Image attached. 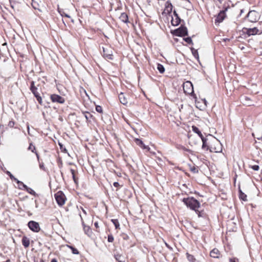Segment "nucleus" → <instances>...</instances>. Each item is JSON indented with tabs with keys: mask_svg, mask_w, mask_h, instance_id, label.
I'll list each match as a JSON object with an SVG mask.
<instances>
[{
	"mask_svg": "<svg viewBox=\"0 0 262 262\" xmlns=\"http://www.w3.org/2000/svg\"><path fill=\"white\" fill-rule=\"evenodd\" d=\"M184 203L191 209L196 210V209L200 207V204L199 202L193 198H184L183 199Z\"/></svg>",
	"mask_w": 262,
	"mask_h": 262,
	"instance_id": "f257e3e1",
	"label": "nucleus"
},
{
	"mask_svg": "<svg viewBox=\"0 0 262 262\" xmlns=\"http://www.w3.org/2000/svg\"><path fill=\"white\" fill-rule=\"evenodd\" d=\"M243 35H245L246 37H249L251 35H255L256 34H261L262 31L259 30L257 27H254L253 28H243L242 30Z\"/></svg>",
	"mask_w": 262,
	"mask_h": 262,
	"instance_id": "f03ea898",
	"label": "nucleus"
},
{
	"mask_svg": "<svg viewBox=\"0 0 262 262\" xmlns=\"http://www.w3.org/2000/svg\"><path fill=\"white\" fill-rule=\"evenodd\" d=\"M183 88L185 94L191 95L194 98H196V95L194 93L193 85L190 81H187L184 82Z\"/></svg>",
	"mask_w": 262,
	"mask_h": 262,
	"instance_id": "7ed1b4c3",
	"label": "nucleus"
},
{
	"mask_svg": "<svg viewBox=\"0 0 262 262\" xmlns=\"http://www.w3.org/2000/svg\"><path fill=\"white\" fill-rule=\"evenodd\" d=\"M31 91L33 94L34 96L36 97L38 103L40 104H42V99L40 96L39 93L37 92L38 88L35 85V82L34 81H31L30 83V88Z\"/></svg>",
	"mask_w": 262,
	"mask_h": 262,
	"instance_id": "20e7f679",
	"label": "nucleus"
},
{
	"mask_svg": "<svg viewBox=\"0 0 262 262\" xmlns=\"http://www.w3.org/2000/svg\"><path fill=\"white\" fill-rule=\"evenodd\" d=\"M246 17L248 18L250 22L256 23L259 19V14L256 11L251 10L248 12Z\"/></svg>",
	"mask_w": 262,
	"mask_h": 262,
	"instance_id": "39448f33",
	"label": "nucleus"
},
{
	"mask_svg": "<svg viewBox=\"0 0 262 262\" xmlns=\"http://www.w3.org/2000/svg\"><path fill=\"white\" fill-rule=\"evenodd\" d=\"M55 199L58 205L61 206L65 203L66 197L61 191H58L55 194Z\"/></svg>",
	"mask_w": 262,
	"mask_h": 262,
	"instance_id": "423d86ee",
	"label": "nucleus"
},
{
	"mask_svg": "<svg viewBox=\"0 0 262 262\" xmlns=\"http://www.w3.org/2000/svg\"><path fill=\"white\" fill-rule=\"evenodd\" d=\"M174 34L178 36H185L187 35L188 31L186 27L181 26L179 28L176 29L174 31Z\"/></svg>",
	"mask_w": 262,
	"mask_h": 262,
	"instance_id": "0eeeda50",
	"label": "nucleus"
},
{
	"mask_svg": "<svg viewBox=\"0 0 262 262\" xmlns=\"http://www.w3.org/2000/svg\"><path fill=\"white\" fill-rule=\"evenodd\" d=\"M28 226L31 230L35 232H38L40 230L38 223L34 221H31L29 222L28 223Z\"/></svg>",
	"mask_w": 262,
	"mask_h": 262,
	"instance_id": "6e6552de",
	"label": "nucleus"
},
{
	"mask_svg": "<svg viewBox=\"0 0 262 262\" xmlns=\"http://www.w3.org/2000/svg\"><path fill=\"white\" fill-rule=\"evenodd\" d=\"M227 10V8H226L225 10H221L220 13L217 15L215 19V24H220L222 22L223 20L226 17L225 12Z\"/></svg>",
	"mask_w": 262,
	"mask_h": 262,
	"instance_id": "1a4fd4ad",
	"label": "nucleus"
},
{
	"mask_svg": "<svg viewBox=\"0 0 262 262\" xmlns=\"http://www.w3.org/2000/svg\"><path fill=\"white\" fill-rule=\"evenodd\" d=\"M50 98L53 102H57L60 104H63L65 102V99L63 97L57 94L51 95Z\"/></svg>",
	"mask_w": 262,
	"mask_h": 262,
	"instance_id": "9d476101",
	"label": "nucleus"
},
{
	"mask_svg": "<svg viewBox=\"0 0 262 262\" xmlns=\"http://www.w3.org/2000/svg\"><path fill=\"white\" fill-rule=\"evenodd\" d=\"M173 15L175 17V18L172 17L171 23L172 26H177L180 24L181 19L178 16V14L177 13L176 11H174Z\"/></svg>",
	"mask_w": 262,
	"mask_h": 262,
	"instance_id": "9b49d317",
	"label": "nucleus"
},
{
	"mask_svg": "<svg viewBox=\"0 0 262 262\" xmlns=\"http://www.w3.org/2000/svg\"><path fill=\"white\" fill-rule=\"evenodd\" d=\"M114 257L118 262H125L126 258L124 255L119 252L114 253Z\"/></svg>",
	"mask_w": 262,
	"mask_h": 262,
	"instance_id": "f8f14e48",
	"label": "nucleus"
},
{
	"mask_svg": "<svg viewBox=\"0 0 262 262\" xmlns=\"http://www.w3.org/2000/svg\"><path fill=\"white\" fill-rule=\"evenodd\" d=\"M216 141L217 142V147H214L212 146L208 147L207 149H209L211 152H219L222 151V146L221 144L219 142V141L216 139Z\"/></svg>",
	"mask_w": 262,
	"mask_h": 262,
	"instance_id": "ddd939ff",
	"label": "nucleus"
},
{
	"mask_svg": "<svg viewBox=\"0 0 262 262\" xmlns=\"http://www.w3.org/2000/svg\"><path fill=\"white\" fill-rule=\"evenodd\" d=\"M241 100L242 102L245 105L251 106L253 105L251 99L246 96H242Z\"/></svg>",
	"mask_w": 262,
	"mask_h": 262,
	"instance_id": "4468645a",
	"label": "nucleus"
},
{
	"mask_svg": "<svg viewBox=\"0 0 262 262\" xmlns=\"http://www.w3.org/2000/svg\"><path fill=\"white\" fill-rule=\"evenodd\" d=\"M120 102L123 105H126L128 103L127 98L125 97L124 93H121L119 95Z\"/></svg>",
	"mask_w": 262,
	"mask_h": 262,
	"instance_id": "2eb2a0df",
	"label": "nucleus"
},
{
	"mask_svg": "<svg viewBox=\"0 0 262 262\" xmlns=\"http://www.w3.org/2000/svg\"><path fill=\"white\" fill-rule=\"evenodd\" d=\"M220 255V251L216 248L212 250L210 253V256L213 258H219Z\"/></svg>",
	"mask_w": 262,
	"mask_h": 262,
	"instance_id": "dca6fc26",
	"label": "nucleus"
},
{
	"mask_svg": "<svg viewBox=\"0 0 262 262\" xmlns=\"http://www.w3.org/2000/svg\"><path fill=\"white\" fill-rule=\"evenodd\" d=\"M172 5L170 1H167L165 4V11H167L168 13H170L172 10Z\"/></svg>",
	"mask_w": 262,
	"mask_h": 262,
	"instance_id": "f3484780",
	"label": "nucleus"
},
{
	"mask_svg": "<svg viewBox=\"0 0 262 262\" xmlns=\"http://www.w3.org/2000/svg\"><path fill=\"white\" fill-rule=\"evenodd\" d=\"M103 48V56L108 59H112V54L107 51V49Z\"/></svg>",
	"mask_w": 262,
	"mask_h": 262,
	"instance_id": "a211bd4d",
	"label": "nucleus"
},
{
	"mask_svg": "<svg viewBox=\"0 0 262 262\" xmlns=\"http://www.w3.org/2000/svg\"><path fill=\"white\" fill-rule=\"evenodd\" d=\"M119 19L124 23H128L129 22L128 15L125 13H122L119 17Z\"/></svg>",
	"mask_w": 262,
	"mask_h": 262,
	"instance_id": "6ab92c4d",
	"label": "nucleus"
},
{
	"mask_svg": "<svg viewBox=\"0 0 262 262\" xmlns=\"http://www.w3.org/2000/svg\"><path fill=\"white\" fill-rule=\"evenodd\" d=\"M22 244L25 248H28L30 245V239L27 236H23L22 238Z\"/></svg>",
	"mask_w": 262,
	"mask_h": 262,
	"instance_id": "aec40b11",
	"label": "nucleus"
},
{
	"mask_svg": "<svg viewBox=\"0 0 262 262\" xmlns=\"http://www.w3.org/2000/svg\"><path fill=\"white\" fill-rule=\"evenodd\" d=\"M192 130L196 133L202 139V138H204V137L203 136L202 134L201 133V132L200 130V129L196 126H192Z\"/></svg>",
	"mask_w": 262,
	"mask_h": 262,
	"instance_id": "412c9836",
	"label": "nucleus"
},
{
	"mask_svg": "<svg viewBox=\"0 0 262 262\" xmlns=\"http://www.w3.org/2000/svg\"><path fill=\"white\" fill-rule=\"evenodd\" d=\"M239 197L240 199L244 201H247V195L244 193H243L241 190H239Z\"/></svg>",
	"mask_w": 262,
	"mask_h": 262,
	"instance_id": "4be33fe9",
	"label": "nucleus"
},
{
	"mask_svg": "<svg viewBox=\"0 0 262 262\" xmlns=\"http://www.w3.org/2000/svg\"><path fill=\"white\" fill-rule=\"evenodd\" d=\"M157 69L161 74H162L165 72V68L164 66L160 63H158Z\"/></svg>",
	"mask_w": 262,
	"mask_h": 262,
	"instance_id": "5701e85b",
	"label": "nucleus"
},
{
	"mask_svg": "<svg viewBox=\"0 0 262 262\" xmlns=\"http://www.w3.org/2000/svg\"><path fill=\"white\" fill-rule=\"evenodd\" d=\"M187 257L188 260L190 262H197L195 258L194 257V256L191 254H189L188 253H187Z\"/></svg>",
	"mask_w": 262,
	"mask_h": 262,
	"instance_id": "b1692460",
	"label": "nucleus"
},
{
	"mask_svg": "<svg viewBox=\"0 0 262 262\" xmlns=\"http://www.w3.org/2000/svg\"><path fill=\"white\" fill-rule=\"evenodd\" d=\"M28 193L34 195L36 196V193L31 188H29L27 186V188H25V189Z\"/></svg>",
	"mask_w": 262,
	"mask_h": 262,
	"instance_id": "393cba45",
	"label": "nucleus"
},
{
	"mask_svg": "<svg viewBox=\"0 0 262 262\" xmlns=\"http://www.w3.org/2000/svg\"><path fill=\"white\" fill-rule=\"evenodd\" d=\"M111 221H112V223H113V224L114 225V226H115L116 229L119 228L120 224H119V223L118 220L112 219Z\"/></svg>",
	"mask_w": 262,
	"mask_h": 262,
	"instance_id": "a878e982",
	"label": "nucleus"
},
{
	"mask_svg": "<svg viewBox=\"0 0 262 262\" xmlns=\"http://www.w3.org/2000/svg\"><path fill=\"white\" fill-rule=\"evenodd\" d=\"M191 52L194 57L195 58L198 59L199 58V54L198 52V51L196 50H195L194 48H191Z\"/></svg>",
	"mask_w": 262,
	"mask_h": 262,
	"instance_id": "bb28decb",
	"label": "nucleus"
},
{
	"mask_svg": "<svg viewBox=\"0 0 262 262\" xmlns=\"http://www.w3.org/2000/svg\"><path fill=\"white\" fill-rule=\"evenodd\" d=\"M83 115L87 121H90V119L92 117V115L89 112L83 113Z\"/></svg>",
	"mask_w": 262,
	"mask_h": 262,
	"instance_id": "cd10ccee",
	"label": "nucleus"
},
{
	"mask_svg": "<svg viewBox=\"0 0 262 262\" xmlns=\"http://www.w3.org/2000/svg\"><path fill=\"white\" fill-rule=\"evenodd\" d=\"M201 139L203 142L202 148H205L206 147H207V148L208 147H209V146L207 145L206 142H207V139L204 137V138H202Z\"/></svg>",
	"mask_w": 262,
	"mask_h": 262,
	"instance_id": "c85d7f7f",
	"label": "nucleus"
},
{
	"mask_svg": "<svg viewBox=\"0 0 262 262\" xmlns=\"http://www.w3.org/2000/svg\"><path fill=\"white\" fill-rule=\"evenodd\" d=\"M68 247L71 249L73 254H78L79 253L78 250L76 248L71 246H69Z\"/></svg>",
	"mask_w": 262,
	"mask_h": 262,
	"instance_id": "c756f323",
	"label": "nucleus"
},
{
	"mask_svg": "<svg viewBox=\"0 0 262 262\" xmlns=\"http://www.w3.org/2000/svg\"><path fill=\"white\" fill-rule=\"evenodd\" d=\"M135 141L136 143L140 147H141L142 145H143V141L139 139H138V138L135 139Z\"/></svg>",
	"mask_w": 262,
	"mask_h": 262,
	"instance_id": "7c9ffc66",
	"label": "nucleus"
},
{
	"mask_svg": "<svg viewBox=\"0 0 262 262\" xmlns=\"http://www.w3.org/2000/svg\"><path fill=\"white\" fill-rule=\"evenodd\" d=\"M83 230L84 231L85 233L89 235V233L91 232V229L90 227L89 226H86L84 225Z\"/></svg>",
	"mask_w": 262,
	"mask_h": 262,
	"instance_id": "2f4dec72",
	"label": "nucleus"
},
{
	"mask_svg": "<svg viewBox=\"0 0 262 262\" xmlns=\"http://www.w3.org/2000/svg\"><path fill=\"white\" fill-rule=\"evenodd\" d=\"M184 40L189 44H192V40L190 37L184 38Z\"/></svg>",
	"mask_w": 262,
	"mask_h": 262,
	"instance_id": "473e14b6",
	"label": "nucleus"
},
{
	"mask_svg": "<svg viewBox=\"0 0 262 262\" xmlns=\"http://www.w3.org/2000/svg\"><path fill=\"white\" fill-rule=\"evenodd\" d=\"M18 186L19 188L21 189H25V188H27V186L24 184L22 182H20V184H18Z\"/></svg>",
	"mask_w": 262,
	"mask_h": 262,
	"instance_id": "72a5a7b5",
	"label": "nucleus"
},
{
	"mask_svg": "<svg viewBox=\"0 0 262 262\" xmlns=\"http://www.w3.org/2000/svg\"><path fill=\"white\" fill-rule=\"evenodd\" d=\"M96 111L97 112L99 113H102V112H103L102 108L100 105H96Z\"/></svg>",
	"mask_w": 262,
	"mask_h": 262,
	"instance_id": "f704fd0d",
	"label": "nucleus"
},
{
	"mask_svg": "<svg viewBox=\"0 0 262 262\" xmlns=\"http://www.w3.org/2000/svg\"><path fill=\"white\" fill-rule=\"evenodd\" d=\"M28 149L31 150L33 152H34V150H35V147L32 144V143H30L28 147Z\"/></svg>",
	"mask_w": 262,
	"mask_h": 262,
	"instance_id": "c9c22d12",
	"label": "nucleus"
},
{
	"mask_svg": "<svg viewBox=\"0 0 262 262\" xmlns=\"http://www.w3.org/2000/svg\"><path fill=\"white\" fill-rule=\"evenodd\" d=\"M114 236L112 234L108 235L107 241L108 242L112 243L114 241Z\"/></svg>",
	"mask_w": 262,
	"mask_h": 262,
	"instance_id": "e433bc0d",
	"label": "nucleus"
},
{
	"mask_svg": "<svg viewBox=\"0 0 262 262\" xmlns=\"http://www.w3.org/2000/svg\"><path fill=\"white\" fill-rule=\"evenodd\" d=\"M250 167L254 170L255 171H257L259 170V167L258 165H252V166H251Z\"/></svg>",
	"mask_w": 262,
	"mask_h": 262,
	"instance_id": "4c0bfd02",
	"label": "nucleus"
},
{
	"mask_svg": "<svg viewBox=\"0 0 262 262\" xmlns=\"http://www.w3.org/2000/svg\"><path fill=\"white\" fill-rule=\"evenodd\" d=\"M229 262H239V259L236 257H233L229 259Z\"/></svg>",
	"mask_w": 262,
	"mask_h": 262,
	"instance_id": "58836bf2",
	"label": "nucleus"
},
{
	"mask_svg": "<svg viewBox=\"0 0 262 262\" xmlns=\"http://www.w3.org/2000/svg\"><path fill=\"white\" fill-rule=\"evenodd\" d=\"M7 173L10 177L11 180H13L15 178V177L13 176V174H11L10 171H7Z\"/></svg>",
	"mask_w": 262,
	"mask_h": 262,
	"instance_id": "ea45409f",
	"label": "nucleus"
},
{
	"mask_svg": "<svg viewBox=\"0 0 262 262\" xmlns=\"http://www.w3.org/2000/svg\"><path fill=\"white\" fill-rule=\"evenodd\" d=\"M141 147L143 149H147L148 151H149L150 149V148L148 146H146V145H144V144H143V145H142Z\"/></svg>",
	"mask_w": 262,
	"mask_h": 262,
	"instance_id": "a19ab883",
	"label": "nucleus"
},
{
	"mask_svg": "<svg viewBox=\"0 0 262 262\" xmlns=\"http://www.w3.org/2000/svg\"><path fill=\"white\" fill-rule=\"evenodd\" d=\"M59 12L60 13V14H61V15L62 17H63V16H65V17H70V16L68 14H67L65 13L64 12H62L61 13V12H60L59 11Z\"/></svg>",
	"mask_w": 262,
	"mask_h": 262,
	"instance_id": "79ce46f5",
	"label": "nucleus"
},
{
	"mask_svg": "<svg viewBox=\"0 0 262 262\" xmlns=\"http://www.w3.org/2000/svg\"><path fill=\"white\" fill-rule=\"evenodd\" d=\"M180 149L184 150V151H189L190 150L188 149H187L185 147L183 146H181V147H180Z\"/></svg>",
	"mask_w": 262,
	"mask_h": 262,
	"instance_id": "37998d69",
	"label": "nucleus"
},
{
	"mask_svg": "<svg viewBox=\"0 0 262 262\" xmlns=\"http://www.w3.org/2000/svg\"><path fill=\"white\" fill-rule=\"evenodd\" d=\"M113 185L115 187H118L120 186L119 183L118 182H114V184H113Z\"/></svg>",
	"mask_w": 262,
	"mask_h": 262,
	"instance_id": "c03bdc74",
	"label": "nucleus"
},
{
	"mask_svg": "<svg viewBox=\"0 0 262 262\" xmlns=\"http://www.w3.org/2000/svg\"><path fill=\"white\" fill-rule=\"evenodd\" d=\"M191 171L193 172L194 173L198 172V170H196V169L195 167L192 168L191 169Z\"/></svg>",
	"mask_w": 262,
	"mask_h": 262,
	"instance_id": "a18cd8bd",
	"label": "nucleus"
},
{
	"mask_svg": "<svg viewBox=\"0 0 262 262\" xmlns=\"http://www.w3.org/2000/svg\"><path fill=\"white\" fill-rule=\"evenodd\" d=\"M72 178H73V180H74V182H75V183H77V179H76V178L75 175V174H74V175H73V176H72Z\"/></svg>",
	"mask_w": 262,
	"mask_h": 262,
	"instance_id": "49530a36",
	"label": "nucleus"
},
{
	"mask_svg": "<svg viewBox=\"0 0 262 262\" xmlns=\"http://www.w3.org/2000/svg\"><path fill=\"white\" fill-rule=\"evenodd\" d=\"M39 167H40V168L41 169H43V170H45V167H44L43 164H42H42H40L39 165Z\"/></svg>",
	"mask_w": 262,
	"mask_h": 262,
	"instance_id": "de8ad7c7",
	"label": "nucleus"
},
{
	"mask_svg": "<svg viewBox=\"0 0 262 262\" xmlns=\"http://www.w3.org/2000/svg\"><path fill=\"white\" fill-rule=\"evenodd\" d=\"M13 180L15 181L18 184H19L21 182V181H19L18 180H17L15 178L13 179Z\"/></svg>",
	"mask_w": 262,
	"mask_h": 262,
	"instance_id": "09e8293b",
	"label": "nucleus"
},
{
	"mask_svg": "<svg viewBox=\"0 0 262 262\" xmlns=\"http://www.w3.org/2000/svg\"><path fill=\"white\" fill-rule=\"evenodd\" d=\"M70 171H71V172L72 176L75 174V170L74 169H71Z\"/></svg>",
	"mask_w": 262,
	"mask_h": 262,
	"instance_id": "8fccbe9b",
	"label": "nucleus"
},
{
	"mask_svg": "<svg viewBox=\"0 0 262 262\" xmlns=\"http://www.w3.org/2000/svg\"><path fill=\"white\" fill-rule=\"evenodd\" d=\"M94 226L96 228H98L99 227V226H98V223L97 222H95L94 223Z\"/></svg>",
	"mask_w": 262,
	"mask_h": 262,
	"instance_id": "3c124183",
	"label": "nucleus"
},
{
	"mask_svg": "<svg viewBox=\"0 0 262 262\" xmlns=\"http://www.w3.org/2000/svg\"><path fill=\"white\" fill-rule=\"evenodd\" d=\"M13 125H14L13 122H10V127H12Z\"/></svg>",
	"mask_w": 262,
	"mask_h": 262,
	"instance_id": "603ef678",
	"label": "nucleus"
},
{
	"mask_svg": "<svg viewBox=\"0 0 262 262\" xmlns=\"http://www.w3.org/2000/svg\"><path fill=\"white\" fill-rule=\"evenodd\" d=\"M51 262H57V260L55 258H53L51 260Z\"/></svg>",
	"mask_w": 262,
	"mask_h": 262,
	"instance_id": "864d4df0",
	"label": "nucleus"
},
{
	"mask_svg": "<svg viewBox=\"0 0 262 262\" xmlns=\"http://www.w3.org/2000/svg\"><path fill=\"white\" fill-rule=\"evenodd\" d=\"M257 139H258V140H262V136H260V137H258Z\"/></svg>",
	"mask_w": 262,
	"mask_h": 262,
	"instance_id": "5fc2aeb1",
	"label": "nucleus"
},
{
	"mask_svg": "<svg viewBox=\"0 0 262 262\" xmlns=\"http://www.w3.org/2000/svg\"><path fill=\"white\" fill-rule=\"evenodd\" d=\"M203 101L204 102V103H205V105H206L207 101L204 99L203 100Z\"/></svg>",
	"mask_w": 262,
	"mask_h": 262,
	"instance_id": "6e6d98bb",
	"label": "nucleus"
},
{
	"mask_svg": "<svg viewBox=\"0 0 262 262\" xmlns=\"http://www.w3.org/2000/svg\"><path fill=\"white\" fill-rule=\"evenodd\" d=\"M208 136H209V137H210L211 138H214V137L212 135H210V134L208 135Z\"/></svg>",
	"mask_w": 262,
	"mask_h": 262,
	"instance_id": "4d7b16f0",
	"label": "nucleus"
},
{
	"mask_svg": "<svg viewBox=\"0 0 262 262\" xmlns=\"http://www.w3.org/2000/svg\"><path fill=\"white\" fill-rule=\"evenodd\" d=\"M35 154H36V156H37V158L38 159V158H39V156H38V154H37V153H36V152H35Z\"/></svg>",
	"mask_w": 262,
	"mask_h": 262,
	"instance_id": "13d9d810",
	"label": "nucleus"
},
{
	"mask_svg": "<svg viewBox=\"0 0 262 262\" xmlns=\"http://www.w3.org/2000/svg\"><path fill=\"white\" fill-rule=\"evenodd\" d=\"M82 211L85 214H86V211L84 209H82Z\"/></svg>",
	"mask_w": 262,
	"mask_h": 262,
	"instance_id": "bf43d9fd",
	"label": "nucleus"
},
{
	"mask_svg": "<svg viewBox=\"0 0 262 262\" xmlns=\"http://www.w3.org/2000/svg\"><path fill=\"white\" fill-rule=\"evenodd\" d=\"M241 13H243V10H241Z\"/></svg>",
	"mask_w": 262,
	"mask_h": 262,
	"instance_id": "052dcab7",
	"label": "nucleus"
},
{
	"mask_svg": "<svg viewBox=\"0 0 262 262\" xmlns=\"http://www.w3.org/2000/svg\"><path fill=\"white\" fill-rule=\"evenodd\" d=\"M59 145H60V147H61V144L60 143L59 144Z\"/></svg>",
	"mask_w": 262,
	"mask_h": 262,
	"instance_id": "680f3d73",
	"label": "nucleus"
},
{
	"mask_svg": "<svg viewBox=\"0 0 262 262\" xmlns=\"http://www.w3.org/2000/svg\"><path fill=\"white\" fill-rule=\"evenodd\" d=\"M11 0H9V2H10V3H11Z\"/></svg>",
	"mask_w": 262,
	"mask_h": 262,
	"instance_id": "e2e57ef3",
	"label": "nucleus"
},
{
	"mask_svg": "<svg viewBox=\"0 0 262 262\" xmlns=\"http://www.w3.org/2000/svg\"><path fill=\"white\" fill-rule=\"evenodd\" d=\"M41 262H44L43 261H41Z\"/></svg>",
	"mask_w": 262,
	"mask_h": 262,
	"instance_id": "0e129e2a",
	"label": "nucleus"
}]
</instances>
